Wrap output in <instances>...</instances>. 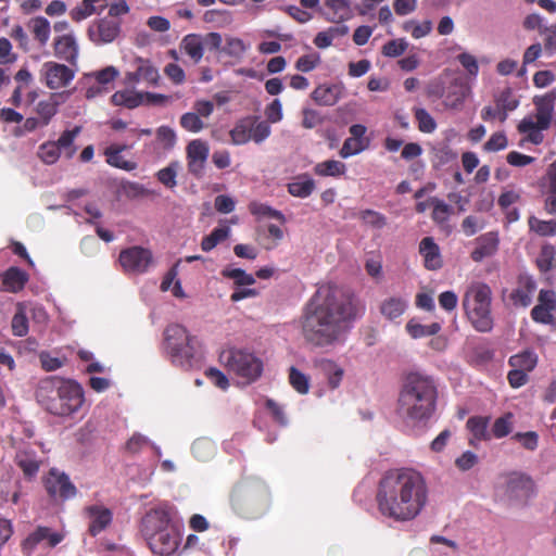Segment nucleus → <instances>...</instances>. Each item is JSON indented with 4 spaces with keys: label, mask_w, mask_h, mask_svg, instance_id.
<instances>
[{
    "label": "nucleus",
    "mask_w": 556,
    "mask_h": 556,
    "mask_svg": "<svg viewBox=\"0 0 556 556\" xmlns=\"http://www.w3.org/2000/svg\"><path fill=\"white\" fill-rule=\"evenodd\" d=\"M230 502L233 510L239 515L257 517L268 509L270 494L263 481L247 480L233 488Z\"/></svg>",
    "instance_id": "5"
},
{
    "label": "nucleus",
    "mask_w": 556,
    "mask_h": 556,
    "mask_svg": "<svg viewBox=\"0 0 556 556\" xmlns=\"http://www.w3.org/2000/svg\"><path fill=\"white\" fill-rule=\"evenodd\" d=\"M81 126H75L73 129H66L61 134L59 139L54 141L59 147L60 152H63L66 159H72L75 155L77 148L74 142L81 132Z\"/></svg>",
    "instance_id": "28"
},
{
    "label": "nucleus",
    "mask_w": 556,
    "mask_h": 556,
    "mask_svg": "<svg viewBox=\"0 0 556 556\" xmlns=\"http://www.w3.org/2000/svg\"><path fill=\"white\" fill-rule=\"evenodd\" d=\"M528 225L531 231L542 237H551L556 235V218L542 220L535 216H530Z\"/></svg>",
    "instance_id": "36"
},
{
    "label": "nucleus",
    "mask_w": 556,
    "mask_h": 556,
    "mask_svg": "<svg viewBox=\"0 0 556 556\" xmlns=\"http://www.w3.org/2000/svg\"><path fill=\"white\" fill-rule=\"evenodd\" d=\"M438 387L431 376L420 372L406 375L397 400V413L407 422L429 420L435 412Z\"/></svg>",
    "instance_id": "3"
},
{
    "label": "nucleus",
    "mask_w": 556,
    "mask_h": 556,
    "mask_svg": "<svg viewBox=\"0 0 556 556\" xmlns=\"http://www.w3.org/2000/svg\"><path fill=\"white\" fill-rule=\"evenodd\" d=\"M35 395L37 402L47 412L56 416H70L84 403L83 388L75 381L59 377L41 379Z\"/></svg>",
    "instance_id": "4"
},
{
    "label": "nucleus",
    "mask_w": 556,
    "mask_h": 556,
    "mask_svg": "<svg viewBox=\"0 0 556 556\" xmlns=\"http://www.w3.org/2000/svg\"><path fill=\"white\" fill-rule=\"evenodd\" d=\"M29 276L18 267H9L0 274V291L17 293L24 289L28 282Z\"/></svg>",
    "instance_id": "22"
},
{
    "label": "nucleus",
    "mask_w": 556,
    "mask_h": 556,
    "mask_svg": "<svg viewBox=\"0 0 556 556\" xmlns=\"http://www.w3.org/2000/svg\"><path fill=\"white\" fill-rule=\"evenodd\" d=\"M408 47L405 39H393L388 41L382 47V54L389 58H397L402 55Z\"/></svg>",
    "instance_id": "59"
},
{
    "label": "nucleus",
    "mask_w": 556,
    "mask_h": 556,
    "mask_svg": "<svg viewBox=\"0 0 556 556\" xmlns=\"http://www.w3.org/2000/svg\"><path fill=\"white\" fill-rule=\"evenodd\" d=\"M407 307L408 303L404 298L390 296L381 302L379 309L386 319L394 321L406 312Z\"/></svg>",
    "instance_id": "26"
},
{
    "label": "nucleus",
    "mask_w": 556,
    "mask_h": 556,
    "mask_svg": "<svg viewBox=\"0 0 556 556\" xmlns=\"http://www.w3.org/2000/svg\"><path fill=\"white\" fill-rule=\"evenodd\" d=\"M64 540V534L52 531L49 527L38 526L21 543L23 554L30 556L36 547L46 542L48 547H55Z\"/></svg>",
    "instance_id": "18"
},
{
    "label": "nucleus",
    "mask_w": 556,
    "mask_h": 556,
    "mask_svg": "<svg viewBox=\"0 0 556 556\" xmlns=\"http://www.w3.org/2000/svg\"><path fill=\"white\" fill-rule=\"evenodd\" d=\"M249 208L253 215H256L260 217L275 218V219L279 220L280 223H285L283 214L277 210L271 208L270 206H268L266 204L253 202L250 204Z\"/></svg>",
    "instance_id": "51"
},
{
    "label": "nucleus",
    "mask_w": 556,
    "mask_h": 556,
    "mask_svg": "<svg viewBox=\"0 0 556 556\" xmlns=\"http://www.w3.org/2000/svg\"><path fill=\"white\" fill-rule=\"evenodd\" d=\"M359 219L374 228L380 229L386 226L387 218L379 212L374 210H363L358 212Z\"/></svg>",
    "instance_id": "52"
},
{
    "label": "nucleus",
    "mask_w": 556,
    "mask_h": 556,
    "mask_svg": "<svg viewBox=\"0 0 556 556\" xmlns=\"http://www.w3.org/2000/svg\"><path fill=\"white\" fill-rule=\"evenodd\" d=\"M541 34L545 35L544 48L548 53L556 52V25H551L541 29Z\"/></svg>",
    "instance_id": "64"
},
{
    "label": "nucleus",
    "mask_w": 556,
    "mask_h": 556,
    "mask_svg": "<svg viewBox=\"0 0 556 556\" xmlns=\"http://www.w3.org/2000/svg\"><path fill=\"white\" fill-rule=\"evenodd\" d=\"M106 7V0H83L80 4L71 10L70 16L78 23L96 13H101Z\"/></svg>",
    "instance_id": "25"
},
{
    "label": "nucleus",
    "mask_w": 556,
    "mask_h": 556,
    "mask_svg": "<svg viewBox=\"0 0 556 556\" xmlns=\"http://www.w3.org/2000/svg\"><path fill=\"white\" fill-rule=\"evenodd\" d=\"M492 291L483 282H472L463 296V307L472 327L479 332H489L493 329L491 312Z\"/></svg>",
    "instance_id": "6"
},
{
    "label": "nucleus",
    "mask_w": 556,
    "mask_h": 556,
    "mask_svg": "<svg viewBox=\"0 0 556 556\" xmlns=\"http://www.w3.org/2000/svg\"><path fill=\"white\" fill-rule=\"evenodd\" d=\"M180 126L190 132H199L205 127L203 121L194 112L182 114L180 117Z\"/></svg>",
    "instance_id": "57"
},
{
    "label": "nucleus",
    "mask_w": 556,
    "mask_h": 556,
    "mask_svg": "<svg viewBox=\"0 0 556 556\" xmlns=\"http://www.w3.org/2000/svg\"><path fill=\"white\" fill-rule=\"evenodd\" d=\"M12 332L16 337H24L28 332V318L23 308H18L11 323Z\"/></svg>",
    "instance_id": "55"
},
{
    "label": "nucleus",
    "mask_w": 556,
    "mask_h": 556,
    "mask_svg": "<svg viewBox=\"0 0 556 556\" xmlns=\"http://www.w3.org/2000/svg\"><path fill=\"white\" fill-rule=\"evenodd\" d=\"M182 534L179 523H175L167 530L156 534L147 541L151 552L159 556H174L181 544Z\"/></svg>",
    "instance_id": "14"
},
{
    "label": "nucleus",
    "mask_w": 556,
    "mask_h": 556,
    "mask_svg": "<svg viewBox=\"0 0 556 556\" xmlns=\"http://www.w3.org/2000/svg\"><path fill=\"white\" fill-rule=\"evenodd\" d=\"M361 308L355 296L334 285L320 286L306 303L302 316V333L314 346L338 343Z\"/></svg>",
    "instance_id": "1"
},
{
    "label": "nucleus",
    "mask_w": 556,
    "mask_h": 556,
    "mask_svg": "<svg viewBox=\"0 0 556 556\" xmlns=\"http://www.w3.org/2000/svg\"><path fill=\"white\" fill-rule=\"evenodd\" d=\"M118 262L125 273L139 275L153 264V255L142 245H131L121 251Z\"/></svg>",
    "instance_id": "12"
},
{
    "label": "nucleus",
    "mask_w": 556,
    "mask_h": 556,
    "mask_svg": "<svg viewBox=\"0 0 556 556\" xmlns=\"http://www.w3.org/2000/svg\"><path fill=\"white\" fill-rule=\"evenodd\" d=\"M112 102L115 105H124L129 109H134L142 103L141 94H132L127 91H116L112 96Z\"/></svg>",
    "instance_id": "50"
},
{
    "label": "nucleus",
    "mask_w": 556,
    "mask_h": 556,
    "mask_svg": "<svg viewBox=\"0 0 556 556\" xmlns=\"http://www.w3.org/2000/svg\"><path fill=\"white\" fill-rule=\"evenodd\" d=\"M511 440L519 442L523 448L533 452L539 446V434L535 431L516 432Z\"/></svg>",
    "instance_id": "53"
},
{
    "label": "nucleus",
    "mask_w": 556,
    "mask_h": 556,
    "mask_svg": "<svg viewBox=\"0 0 556 556\" xmlns=\"http://www.w3.org/2000/svg\"><path fill=\"white\" fill-rule=\"evenodd\" d=\"M495 104L497 108L504 109L506 111H514L518 108L519 100L515 97L510 88H505L495 98Z\"/></svg>",
    "instance_id": "54"
},
{
    "label": "nucleus",
    "mask_w": 556,
    "mask_h": 556,
    "mask_svg": "<svg viewBox=\"0 0 556 556\" xmlns=\"http://www.w3.org/2000/svg\"><path fill=\"white\" fill-rule=\"evenodd\" d=\"M247 50V47L240 38L229 37L226 39V45L222 48V52L225 54L240 59Z\"/></svg>",
    "instance_id": "58"
},
{
    "label": "nucleus",
    "mask_w": 556,
    "mask_h": 556,
    "mask_svg": "<svg viewBox=\"0 0 556 556\" xmlns=\"http://www.w3.org/2000/svg\"><path fill=\"white\" fill-rule=\"evenodd\" d=\"M28 28L39 46L45 47L50 38V22L43 16H36L28 22Z\"/></svg>",
    "instance_id": "29"
},
{
    "label": "nucleus",
    "mask_w": 556,
    "mask_h": 556,
    "mask_svg": "<svg viewBox=\"0 0 556 556\" xmlns=\"http://www.w3.org/2000/svg\"><path fill=\"white\" fill-rule=\"evenodd\" d=\"M86 513L90 519L89 533L92 536L101 533L112 522V511L103 506H89L86 508Z\"/></svg>",
    "instance_id": "23"
},
{
    "label": "nucleus",
    "mask_w": 556,
    "mask_h": 556,
    "mask_svg": "<svg viewBox=\"0 0 556 556\" xmlns=\"http://www.w3.org/2000/svg\"><path fill=\"white\" fill-rule=\"evenodd\" d=\"M177 169L178 163L173 162L168 166L160 169L156 173L157 180L168 189H174L177 186Z\"/></svg>",
    "instance_id": "49"
},
{
    "label": "nucleus",
    "mask_w": 556,
    "mask_h": 556,
    "mask_svg": "<svg viewBox=\"0 0 556 556\" xmlns=\"http://www.w3.org/2000/svg\"><path fill=\"white\" fill-rule=\"evenodd\" d=\"M535 493L532 478L523 472H511L506 482V495L511 501L526 503Z\"/></svg>",
    "instance_id": "16"
},
{
    "label": "nucleus",
    "mask_w": 556,
    "mask_h": 556,
    "mask_svg": "<svg viewBox=\"0 0 556 556\" xmlns=\"http://www.w3.org/2000/svg\"><path fill=\"white\" fill-rule=\"evenodd\" d=\"M270 134V125L265 121H260V117L255 115L240 118L229 132L231 142L236 146L245 144L251 140L255 143H261Z\"/></svg>",
    "instance_id": "9"
},
{
    "label": "nucleus",
    "mask_w": 556,
    "mask_h": 556,
    "mask_svg": "<svg viewBox=\"0 0 556 556\" xmlns=\"http://www.w3.org/2000/svg\"><path fill=\"white\" fill-rule=\"evenodd\" d=\"M37 155L45 164L52 165L59 161L61 152L54 141H46L39 146Z\"/></svg>",
    "instance_id": "43"
},
{
    "label": "nucleus",
    "mask_w": 556,
    "mask_h": 556,
    "mask_svg": "<svg viewBox=\"0 0 556 556\" xmlns=\"http://www.w3.org/2000/svg\"><path fill=\"white\" fill-rule=\"evenodd\" d=\"M320 366L328 376L329 387L331 389L338 388L343 377V369L330 359L323 361Z\"/></svg>",
    "instance_id": "46"
},
{
    "label": "nucleus",
    "mask_w": 556,
    "mask_h": 556,
    "mask_svg": "<svg viewBox=\"0 0 556 556\" xmlns=\"http://www.w3.org/2000/svg\"><path fill=\"white\" fill-rule=\"evenodd\" d=\"M289 382L300 394H306L309 390V377L294 366L289 369Z\"/></svg>",
    "instance_id": "45"
},
{
    "label": "nucleus",
    "mask_w": 556,
    "mask_h": 556,
    "mask_svg": "<svg viewBox=\"0 0 556 556\" xmlns=\"http://www.w3.org/2000/svg\"><path fill=\"white\" fill-rule=\"evenodd\" d=\"M164 346L175 366L192 367L198 355L199 343L184 326L172 324L165 328Z\"/></svg>",
    "instance_id": "7"
},
{
    "label": "nucleus",
    "mask_w": 556,
    "mask_h": 556,
    "mask_svg": "<svg viewBox=\"0 0 556 556\" xmlns=\"http://www.w3.org/2000/svg\"><path fill=\"white\" fill-rule=\"evenodd\" d=\"M413 113L418 124V129L425 134H431L437 129V122L424 108H414Z\"/></svg>",
    "instance_id": "42"
},
{
    "label": "nucleus",
    "mask_w": 556,
    "mask_h": 556,
    "mask_svg": "<svg viewBox=\"0 0 556 556\" xmlns=\"http://www.w3.org/2000/svg\"><path fill=\"white\" fill-rule=\"evenodd\" d=\"M513 418L514 415L511 413H506L496 418L490 431L491 438L502 439L507 437L513 430Z\"/></svg>",
    "instance_id": "40"
},
{
    "label": "nucleus",
    "mask_w": 556,
    "mask_h": 556,
    "mask_svg": "<svg viewBox=\"0 0 556 556\" xmlns=\"http://www.w3.org/2000/svg\"><path fill=\"white\" fill-rule=\"evenodd\" d=\"M536 266L542 273L556 269L555 245H542L541 252L535 260Z\"/></svg>",
    "instance_id": "33"
},
{
    "label": "nucleus",
    "mask_w": 556,
    "mask_h": 556,
    "mask_svg": "<svg viewBox=\"0 0 556 556\" xmlns=\"http://www.w3.org/2000/svg\"><path fill=\"white\" fill-rule=\"evenodd\" d=\"M419 252L424 257V265L429 270L440 269L443 258L439 245H419Z\"/></svg>",
    "instance_id": "31"
},
{
    "label": "nucleus",
    "mask_w": 556,
    "mask_h": 556,
    "mask_svg": "<svg viewBox=\"0 0 556 556\" xmlns=\"http://www.w3.org/2000/svg\"><path fill=\"white\" fill-rule=\"evenodd\" d=\"M175 523H177L175 509L168 504H160L147 510L142 516L139 532L147 542Z\"/></svg>",
    "instance_id": "10"
},
{
    "label": "nucleus",
    "mask_w": 556,
    "mask_h": 556,
    "mask_svg": "<svg viewBox=\"0 0 556 556\" xmlns=\"http://www.w3.org/2000/svg\"><path fill=\"white\" fill-rule=\"evenodd\" d=\"M220 357L227 369L237 377L244 379L245 382L256 380L263 371L261 359L252 353L242 350H229L224 352Z\"/></svg>",
    "instance_id": "8"
},
{
    "label": "nucleus",
    "mask_w": 556,
    "mask_h": 556,
    "mask_svg": "<svg viewBox=\"0 0 556 556\" xmlns=\"http://www.w3.org/2000/svg\"><path fill=\"white\" fill-rule=\"evenodd\" d=\"M425 477L412 468L388 470L380 479L376 502L379 513L394 521L414 520L428 503Z\"/></svg>",
    "instance_id": "2"
},
{
    "label": "nucleus",
    "mask_w": 556,
    "mask_h": 556,
    "mask_svg": "<svg viewBox=\"0 0 556 556\" xmlns=\"http://www.w3.org/2000/svg\"><path fill=\"white\" fill-rule=\"evenodd\" d=\"M121 27V20L103 17L89 25L87 35L97 46L111 43L119 36Z\"/></svg>",
    "instance_id": "15"
},
{
    "label": "nucleus",
    "mask_w": 556,
    "mask_h": 556,
    "mask_svg": "<svg viewBox=\"0 0 556 556\" xmlns=\"http://www.w3.org/2000/svg\"><path fill=\"white\" fill-rule=\"evenodd\" d=\"M208 144L200 139H194L187 146V160L206 161Z\"/></svg>",
    "instance_id": "48"
},
{
    "label": "nucleus",
    "mask_w": 556,
    "mask_h": 556,
    "mask_svg": "<svg viewBox=\"0 0 556 556\" xmlns=\"http://www.w3.org/2000/svg\"><path fill=\"white\" fill-rule=\"evenodd\" d=\"M55 94L51 96L48 100L39 101L36 106L38 118L41 121V126H48L58 113L59 103L54 100Z\"/></svg>",
    "instance_id": "34"
},
{
    "label": "nucleus",
    "mask_w": 556,
    "mask_h": 556,
    "mask_svg": "<svg viewBox=\"0 0 556 556\" xmlns=\"http://www.w3.org/2000/svg\"><path fill=\"white\" fill-rule=\"evenodd\" d=\"M42 482L48 495L54 501L64 502L77 494V489L70 477L56 468H51Z\"/></svg>",
    "instance_id": "13"
},
{
    "label": "nucleus",
    "mask_w": 556,
    "mask_h": 556,
    "mask_svg": "<svg viewBox=\"0 0 556 556\" xmlns=\"http://www.w3.org/2000/svg\"><path fill=\"white\" fill-rule=\"evenodd\" d=\"M535 290V280L531 276L520 275L517 287L511 291L509 298L515 306L527 307L532 303Z\"/></svg>",
    "instance_id": "21"
},
{
    "label": "nucleus",
    "mask_w": 556,
    "mask_h": 556,
    "mask_svg": "<svg viewBox=\"0 0 556 556\" xmlns=\"http://www.w3.org/2000/svg\"><path fill=\"white\" fill-rule=\"evenodd\" d=\"M321 62L320 55L317 52L304 54L295 62V68L303 73H308L316 68Z\"/></svg>",
    "instance_id": "56"
},
{
    "label": "nucleus",
    "mask_w": 556,
    "mask_h": 556,
    "mask_svg": "<svg viewBox=\"0 0 556 556\" xmlns=\"http://www.w3.org/2000/svg\"><path fill=\"white\" fill-rule=\"evenodd\" d=\"M14 463L22 470L24 478L31 481L37 477L42 459L35 448L25 443L17 447Z\"/></svg>",
    "instance_id": "19"
},
{
    "label": "nucleus",
    "mask_w": 556,
    "mask_h": 556,
    "mask_svg": "<svg viewBox=\"0 0 556 556\" xmlns=\"http://www.w3.org/2000/svg\"><path fill=\"white\" fill-rule=\"evenodd\" d=\"M42 76L46 86L54 90L67 87L75 77V70L65 64L49 61L42 65Z\"/></svg>",
    "instance_id": "17"
},
{
    "label": "nucleus",
    "mask_w": 556,
    "mask_h": 556,
    "mask_svg": "<svg viewBox=\"0 0 556 556\" xmlns=\"http://www.w3.org/2000/svg\"><path fill=\"white\" fill-rule=\"evenodd\" d=\"M314 173L321 177H340L345 173V164L336 160H327L316 164Z\"/></svg>",
    "instance_id": "32"
},
{
    "label": "nucleus",
    "mask_w": 556,
    "mask_h": 556,
    "mask_svg": "<svg viewBox=\"0 0 556 556\" xmlns=\"http://www.w3.org/2000/svg\"><path fill=\"white\" fill-rule=\"evenodd\" d=\"M103 154L105 156V162L114 168L123 169L125 172H132L138 167L136 162L125 160L122 153H117V151H110L104 149Z\"/></svg>",
    "instance_id": "39"
},
{
    "label": "nucleus",
    "mask_w": 556,
    "mask_h": 556,
    "mask_svg": "<svg viewBox=\"0 0 556 556\" xmlns=\"http://www.w3.org/2000/svg\"><path fill=\"white\" fill-rule=\"evenodd\" d=\"M405 328L412 338L418 339L422 337L437 334L441 330V325L439 323H432L431 325H421L412 319L406 324Z\"/></svg>",
    "instance_id": "35"
},
{
    "label": "nucleus",
    "mask_w": 556,
    "mask_h": 556,
    "mask_svg": "<svg viewBox=\"0 0 556 556\" xmlns=\"http://www.w3.org/2000/svg\"><path fill=\"white\" fill-rule=\"evenodd\" d=\"M314 189L315 181L307 175H301L294 181L288 184V192L302 199L309 197Z\"/></svg>",
    "instance_id": "30"
},
{
    "label": "nucleus",
    "mask_w": 556,
    "mask_h": 556,
    "mask_svg": "<svg viewBox=\"0 0 556 556\" xmlns=\"http://www.w3.org/2000/svg\"><path fill=\"white\" fill-rule=\"evenodd\" d=\"M325 4L333 14L334 22H344L352 17L351 3L349 0H325Z\"/></svg>",
    "instance_id": "37"
},
{
    "label": "nucleus",
    "mask_w": 556,
    "mask_h": 556,
    "mask_svg": "<svg viewBox=\"0 0 556 556\" xmlns=\"http://www.w3.org/2000/svg\"><path fill=\"white\" fill-rule=\"evenodd\" d=\"M538 304L554 313L556 311V292L542 289L538 296Z\"/></svg>",
    "instance_id": "63"
},
{
    "label": "nucleus",
    "mask_w": 556,
    "mask_h": 556,
    "mask_svg": "<svg viewBox=\"0 0 556 556\" xmlns=\"http://www.w3.org/2000/svg\"><path fill=\"white\" fill-rule=\"evenodd\" d=\"M490 419L489 416H472L468 418L466 427L472 435V439L469 440L471 445H475V441L491 440V433L489 431Z\"/></svg>",
    "instance_id": "24"
},
{
    "label": "nucleus",
    "mask_w": 556,
    "mask_h": 556,
    "mask_svg": "<svg viewBox=\"0 0 556 556\" xmlns=\"http://www.w3.org/2000/svg\"><path fill=\"white\" fill-rule=\"evenodd\" d=\"M508 144L507 137L504 132H494L489 140L484 143V150L489 152H496L504 150Z\"/></svg>",
    "instance_id": "62"
},
{
    "label": "nucleus",
    "mask_w": 556,
    "mask_h": 556,
    "mask_svg": "<svg viewBox=\"0 0 556 556\" xmlns=\"http://www.w3.org/2000/svg\"><path fill=\"white\" fill-rule=\"evenodd\" d=\"M508 363L516 369H522L529 372L536 366V356L532 352L525 351L510 356Z\"/></svg>",
    "instance_id": "41"
},
{
    "label": "nucleus",
    "mask_w": 556,
    "mask_h": 556,
    "mask_svg": "<svg viewBox=\"0 0 556 556\" xmlns=\"http://www.w3.org/2000/svg\"><path fill=\"white\" fill-rule=\"evenodd\" d=\"M554 100L555 97L552 94L535 97L533 100L536 110L535 121L531 116L525 117L518 125V131L527 134L532 130H546L551 125Z\"/></svg>",
    "instance_id": "11"
},
{
    "label": "nucleus",
    "mask_w": 556,
    "mask_h": 556,
    "mask_svg": "<svg viewBox=\"0 0 556 556\" xmlns=\"http://www.w3.org/2000/svg\"><path fill=\"white\" fill-rule=\"evenodd\" d=\"M157 78H159L157 70L154 68L149 62L141 61L140 65L137 68V79H141V81L154 84L157 81Z\"/></svg>",
    "instance_id": "60"
},
{
    "label": "nucleus",
    "mask_w": 556,
    "mask_h": 556,
    "mask_svg": "<svg viewBox=\"0 0 556 556\" xmlns=\"http://www.w3.org/2000/svg\"><path fill=\"white\" fill-rule=\"evenodd\" d=\"M430 203L433 208L432 219L438 224L446 223L454 212L453 207L437 197H431Z\"/></svg>",
    "instance_id": "38"
},
{
    "label": "nucleus",
    "mask_w": 556,
    "mask_h": 556,
    "mask_svg": "<svg viewBox=\"0 0 556 556\" xmlns=\"http://www.w3.org/2000/svg\"><path fill=\"white\" fill-rule=\"evenodd\" d=\"M180 49L193 61V63L198 64L204 54V42L202 36L199 34L186 35L180 42Z\"/></svg>",
    "instance_id": "27"
},
{
    "label": "nucleus",
    "mask_w": 556,
    "mask_h": 556,
    "mask_svg": "<svg viewBox=\"0 0 556 556\" xmlns=\"http://www.w3.org/2000/svg\"><path fill=\"white\" fill-rule=\"evenodd\" d=\"M222 276L232 279L237 287L251 286L255 283V278L251 274H247L241 268L226 267L222 270Z\"/></svg>",
    "instance_id": "44"
},
{
    "label": "nucleus",
    "mask_w": 556,
    "mask_h": 556,
    "mask_svg": "<svg viewBox=\"0 0 556 556\" xmlns=\"http://www.w3.org/2000/svg\"><path fill=\"white\" fill-rule=\"evenodd\" d=\"M123 194L128 199H137L150 194L143 185L135 181H126L122 185Z\"/></svg>",
    "instance_id": "61"
},
{
    "label": "nucleus",
    "mask_w": 556,
    "mask_h": 556,
    "mask_svg": "<svg viewBox=\"0 0 556 556\" xmlns=\"http://www.w3.org/2000/svg\"><path fill=\"white\" fill-rule=\"evenodd\" d=\"M52 46L55 58L68 63L71 66L77 65L79 47L73 34L55 36Z\"/></svg>",
    "instance_id": "20"
},
{
    "label": "nucleus",
    "mask_w": 556,
    "mask_h": 556,
    "mask_svg": "<svg viewBox=\"0 0 556 556\" xmlns=\"http://www.w3.org/2000/svg\"><path fill=\"white\" fill-rule=\"evenodd\" d=\"M312 98L320 105H333L338 100L334 93V87L325 85L315 88L312 92Z\"/></svg>",
    "instance_id": "47"
}]
</instances>
